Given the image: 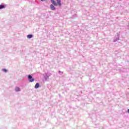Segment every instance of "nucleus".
<instances>
[{
    "mask_svg": "<svg viewBox=\"0 0 129 129\" xmlns=\"http://www.w3.org/2000/svg\"><path fill=\"white\" fill-rule=\"evenodd\" d=\"M28 78L29 80V82H34V81H35V79L33 78V77H32V76L31 75H28Z\"/></svg>",
    "mask_w": 129,
    "mask_h": 129,
    "instance_id": "2",
    "label": "nucleus"
},
{
    "mask_svg": "<svg viewBox=\"0 0 129 129\" xmlns=\"http://www.w3.org/2000/svg\"><path fill=\"white\" fill-rule=\"evenodd\" d=\"M2 9H5V6L0 5V10H2Z\"/></svg>",
    "mask_w": 129,
    "mask_h": 129,
    "instance_id": "7",
    "label": "nucleus"
},
{
    "mask_svg": "<svg viewBox=\"0 0 129 129\" xmlns=\"http://www.w3.org/2000/svg\"><path fill=\"white\" fill-rule=\"evenodd\" d=\"M20 90H21V89L20 88H19V87H16L15 88V91H20Z\"/></svg>",
    "mask_w": 129,
    "mask_h": 129,
    "instance_id": "6",
    "label": "nucleus"
},
{
    "mask_svg": "<svg viewBox=\"0 0 129 129\" xmlns=\"http://www.w3.org/2000/svg\"><path fill=\"white\" fill-rule=\"evenodd\" d=\"M32 37H33V35H32V34L27 35L28 39H31V38H32Z\"/></svg>",
    "mask_w": 129,
    "mask_h": 129,
    "instance_id": "5",
    "label": "nucleus"
},
{
    "mask_svg": "<svg viewBox=\"0 0 129 129\" xmlns=\"http://www.w3.org/2000/svg\"><path fill=\"white\" fill-rule=\"evenodd\" d=\"M52 4L54 5V6H55V7H57V6H59V7H61V0H56L57 3L55 2V0H51Z\"/></svg>",
    "mask_w": 129,
    "mask_h": 129,
    "instance_id": "1",
    "label": "nucleus"
},
{
    "mask_svg": "<svg viewBox=\"0 0 129 129\" xmlns=\"http://www.w3.org/2000/svg\"><path fill=\"white\" fill-rule=\"evenodd\" d=\"M40 87V84H39V83H37L35 85V88H39Z\"/></svg>",
    "mask_w": 129,
    "mask_h": 129,
    "instance_id": "3",
    "label": "nucleus"
},
{
    "mask_svg": "<svg viewBox=\"0 0 129 129\" xmlns=\"http://www.w3.org/2000/svg\"><path fill=\"white\" fill-rule=\"evenodd\" d=\"M41 2H44V0H41Z\"/></svg>",
    "mask_w": 129,
    "mask_h": 129,
    "instance_id": "10",
    "label": "nucleus"
},
{
    "mask_svg": "<svg viewBox=\"0 0 129 129\" xmlns=\"http://www.w3.org/2000/svg\"><path fill=\"white\" fill-rule=\"evenodd\" d=\"M127 112L129 113V109L127 110Z\"/></svg>",
    "mask_w": 129,
    "mask_h": 129,
    "instance_id": "9",
    "label": "nucleus"
},
{
    "mask_svg": "<svg viewBox=\"0 0 129 129\" xmlns=\"http://www.w3.org/2000/svg\"><path fill=\"white\" fill-rule=\"evenodd\" d=\"M50 9L51 10H52V11H54L55 10V7L54 6V5H50Z\"/></svg>",
    "mask_w": 129,
    "mask_h": 129,
    "instance_id": "4",
    "label": "nucleus"
},
{
    "mask_svg": "<svg viewBox=\"0 0 129 129\" xmlns=\"http://www.w3.org/2000/svg\"><path fill=\"white\" fill-rule=\"evenodd\" d=\"M3 71H4V72H5V73L8 72V70H7L6 69H3Z\"/></svg>",
    "mask_w": 129,
    "mask_h": 129,
    "instance_id": "8",
    "label": "nucleus"
}]
</instances>
